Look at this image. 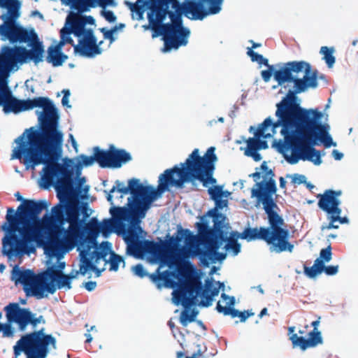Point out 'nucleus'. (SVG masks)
I'll list each match as a JSON object with an SVG mask.
<instances>
[{"instance_id":"obj_1","label":"nucleus","mask_w":358,"mask_h":358,"mask_svg":"<svg viewBox=\"0 0 358 358\" xmlns=\"http://www.w3.org/2000/svg\"><path fill=\"white\" fill-rule=\"evenodd\" d=\"M15 11L11 16L3 15L5 23L0 26V39L10 43H27L31 49L22 46L3 45L0 50V106L6 113H15L41 108L36 110L39 129L34 127L26 129L15 140L17 145L13 148L11 159L22 160L27 170L35 169L43 164L55 165L59 153L62 149L64 134L59 128V113L53 102L47 97H36L18 100L12 96L8 87V78L10 72L17 71L20 67L33 62L38 65L43 59L44 48L38 35L33 31H27L14 23L17 17Z\"/></svg>"},{"instance_id":"obj_2","label":"nucleus","mask_w":358,"mask_h":358,"mask_svg":"<svg viewBox=\"0 0 358 358\" xmlns=\"http://www.w3.org/2000/svg\"><path fill=\"white\" fill-rule=\"evenodd\" d=\"M71 173L64 165L45 166L42 169L41 179L45 187L53 186L57 192L59 202L51 208L50 215L45 213L39 220L24 223L15 220L14 225L19 235H22L34 254L36 246H42L54 233L60 231V243L73 249L76 246L86 230V222L92 210L87 203L79 206L67 198H63L72 189Z\"/></svg>"},{"instance_id":"obj_3","label":"nucleus","mask_w":358,"mask_h":358,"mask_svg":"<svg viewBox=\"0 0 358 358\" xmlns=\"http://www.w3.org/2000/svg\"><path fill=\"white\" fill-rule=\"evenodd\" d=\"M213 150L210 148L204 156L201 157L199 149L195 148L184 163L166 169L159 176L157 189L152 186H144L136 178L129 180L128 187H125L120 180H116L115 185L109 192L104 191L107 194V200L112 206H115L113 193L115 191L122 193L120 199L123 198L124 194L130 193L131 196L128 198L126 207L136 210L142 207L151 206L152 203L162 197V194L170 187L182 188L185 182L196 179L202 181L205 186L209 182H215L212 174L216 158Z\"/></svg>"},{"instance_id":"obj_4","label":"nucleus","mask_w":358,"mask_h":358,"mask_svg":"<svg viewBox=\"0 0 358 358\" xmlns=\"http://www.w3.org/2000/svg\"><path fill=\"white\" fill-rule=\"evenodd\" d=\"M55 271V266H48L45 271L35 273L31 269L15 266L10 278L16 285H22L27 296L39 300L48 298L57 289L69 290L72 288L71 278L64 273H56Z\"/></svg>"},{"instance_id":"obj_5","label":"nucleus","mask_w":358,"mask_h":358,"mask_svg":"<svg viewBox=\"0 0 358 358\" xmlns=\"http://www.w3.org/2000/svg\"><path fill=\"white\" fill-rule=\"evenodd\" d=\"M224 287L223 283L213 281V278H207L203 287L200 282L196 284L187 281L180 282L172 293V300L176 306L181 305L185 308L180 316L181 324L187 327L189 323L195 321L198 311L195 309L189 310V308L196 304L198 296L201 299L200 306L209 307L213 304V297L219 294L221 289L224 290Z\"/></svg>"},{"instance_id":"obj_6","label":"nucleus","mask_w":358,"mask_h":358,"mask_svg":"<svg viewBox=\"0 0 358 358\" xmlns=\"http://www.w3.org/2000/svg\"><path fill=\"white\" fill-rule=\"evenodd\" d=\"M275 106V116L278 120L275 122L270 117V129L273 132L270 134V138L275 134V129L280 127V134L284 139H274L272 148L281 154L288 163L289 157L296 156L299 150L303 133L302 115L278 105Z\"/></svg>"},{"instance_id":"obj_7","label":"nucleus","mask_w":358,"mask_h":358,"mask_svg":"<svg viewBox=\"0 0 358 358\" xmlns=\"http://www.w3.org/2000/svg\"><path fill=\"white\" fill-rule=\"evenodd\" d=\"M83 235L82 239L78 242V251H79L80 263L79 270H72L67 275L71 278V280L76 279L79 274L88 278L92 277V273H95V277L98 278L105 270L97 268V265L101 260H106V257L110 251V243L105 241L99 245L94 238H85Z\"/></svg>"},{"instance_id":"obj_8","label":"nucleus","mask_w":358,"mask_h":358,"mask_svg":"<svg viewBox=\"0 0 358 358\" xmlns=\"http://www.w3.org/2000/svg\"><path fill=\"white\" fill-rule=\"evenodd\" d=\"M165 12L167 13L166 19L169 17L170 22H162L159 33L156 35L162 36L164 42V47L162 51L168 52L173 49L177 50L181 46L187 45L190 36V30L183 26L182 19L169 7L166 8Z\"/></svg>"},{"instance_id":"obj_9","label":"nucleus","mask_w":358,"mask_h":358,"mask_svg":"<svg viewBox=\"0 0 358 358\" xmlns=\"http://www.w3.org/2000/svg\"><path fill=\"white\" fill-rule=\"evenodd\" d=\"M212 148L213 153L215 155L216 160L215 161L213 166H214V170L213 171L212 178L215 180V182H209L208 183L207 186L206 187H209L208 189V194H210L211 199L215 201V206L214 208L210 210L206 214L203 215V216L200 217V222L196 223V226H201V224L206 222V227H208V224L210 223V220L212 218L213 222V228H218L222 226L227 225L228 223H226L227 217L224 215L220 213V210H222L224 208H227L228 205V197L230 195V192L225 190H223V187L220 185H215L217 183V180L213 178V174L215 170V164L218 160L217 155L215 153V148L214 147H210L207 151L205 152L203 156L208 152V151ZM197 180H194L192 181L187 182H192ZM199 181V180H198ZM202 184L203 182L200 180ZM204 187L205 185H203Z\"/></svg>"},{"instance_id":"obj_10","label":"nucleus","mask_w":358,"mask_h":358,"mask_svg":"<svg viewBox=\"0 0 358 358\" xmlns=\"http://www.w3.org/2000/svg\"><path fill=\"white\" fill-rule=\"evenodd\" d=\"M95 20L92 16H83L74 19L73 34L78 39V43L74 45L76 55L83 57L92 58L100 55L102 50L97 45L96 38L92 29L87 24H94Z\"/></svg>"},{"instance_id":"obj_11","label":"nucleus","mask_w":358,"mask_h":358,"mask_svg":"<svg viewBox=\"0 0 358 358\" xmlns=\"http://www.w3.org/2000/svg\"><path fill=\"white\" fill-rule=\"evenodd\" d=\"M6 220L1 226V230L4 232L1 239L2 255L9 260H13L34 254L31 248L28 245L22 235L17 233L13 219L10 216H6Z\"/></svg>"},{"instance_id":"obj_12","label":"nucleus","mask_w":358,"mask_h":358,"mask_svg":"<svg viewBox=\"0 0 358 358\" xmlns=\"http://www.w3.org/2000/svg\"><path fill=\"white\" fill-rule=\"evenodd\" d=\"M318 87V81L311 76L308 75L307 71L303 78L298 80L295 85L289 87L285 95L282 97L280 101L276 105L285 108L290 111L297 113L300 115H307L315 111H318V108H306L301 106V99L298 94L306 92L308 89H315Z\"/></svg>"},{"instance_id":"obj_13","label":"nucleus","mask_w":358,"mask_h":358,"mask_svg":"<svg viewBox=\"0 0 358 358\" xmlns=\"http://www.w3.org/2000/svg\"><path fill=\"white\" fill-rule=\"evenodd\" d=\"M309 68L310 63L304 60L270 64V78L273 77L280 86L278 93H286L289 87H292L290 84L295 85L301 79L298 74L305 73Z\"/></svg>"},{"instance_id":"obj_14","label":"nucleus","mask_w":358,"mask_h":358,"mask_svg":"<svg viewBox=\"0 0 358 358\" xmlns=\"http://www.w3.org/2000/svg\"><path fill=\"white\" fill-rule=\"evenodd\" d=\"M324 113L322 111H315L302 115L303 131L319 145H323L326 148L336 146L329 133L330 125L322 122Z\"/></svg>"},{"instance_id":"obj_15","label":"nucleus","mask_w":358,"mask_h":358,"mask_svg":"<svg viewBox=\"0 0 358 358\" xmlns=\"http://www.w3.org/2000/svg\"><path fill=\"white\" fill-rule=\"evenodd\" d=\"M201 226H196L200 238L205 243V250L196 249V254L199 255L201 262L205 266L222 262L226 259L227 254L218 252L220 243H218L213 228L206 227V222Z\"/></svg>"},{"instance_id":"obj_16","label":"nucleus","mask_w":358,"mask_h":358,"mask_svg":"<svg viewBox=\"0 0 358 358\" xmlns=\"http://www.w3.org/2000/svg\"><path fill=\"white\" fill-rule=\"evenodd\" d=\"M145 254L148 255L152 262L159 263L160 267L168 266L171 268L176 264L178 261L188 256V251L185 248L178 249L170 254H167L162 241L157 243L145 241Z\"/></svg>"},{"instance_id":"obj_17","label":"nucleus","mask_w":358,"mask_h":358,"mask_svg":"<svg viewBox=\"0 0 358 358\" xmlns=\"http://www.w3.org/2000/svg\"><path fill=\"white\" fill-rule=\"evenodd\" d=\"M268 128V117L257 126L249 127L248 131L253 134V137L248 138L243 137V141L246 143V147L244 149L245 155L252 157L255 162H259L262 158L258 152L268 148V134H266Z\"/></svg>"},{"instance_id":"obj_18","label":"nucleus","mask_w":358,"mask_h":358,"mask_svg":"<svg viewBox=\"0 0 358 358\" xmlns=\"http://www.w3.org/2000/svg\"><path fill=\"white\" fill-rule=\"evenodd\" d=\"M255 182L251 189V196L255 198L257 206H263L265 213L268 216V166L264 161L260 167L256 168L255 172L250 174Z\"/></svg>"},{"instance_id":"obj_19","label":"nucleus","mask_w":358,"mask_h":358,"mask_svg":"<svg viewBox=\"0 0 358 358\" xmlns=\"http://www.w3.org/2000/svg\"><path fill=\"white\" fill-rule=\"evenodd\" d=\"M49 206L50 203L45 199L25 200L16 211L12 208H8L6 216H10L13 221L20 220L24 223H28L29 221L41 220L38 217L40 213Z\"/></svg>"},{"instance_id":"obj_20","label":"nucleus","mask_w":358,"mask_h":358,"mask_svg":"<svg viewBox=\"0 0 358 358\" xmlns=\"http://www.w3.org/2000/svg\"><path fill=\"white\" fill-rule=\"evenodd\" d=\"M315 146H319V143L313 141L303 131L297 154L294 157H290L288 163L294 165L302 160L310 162L315 166H320L322 163V157L326 155V152L324 150H317Z\"/></svg>"},{"instance_id":"obj_21","label":"nucleus","mask_w":358,"mask_h":358,"mask_svg":"<svg viewBox=\"0 0 358 358\" xmlns=\"http://www.w3.org/2000/svg\"><path fill=\"white\" fill-rule=\"evenodd\" d=\"M150 208V206H147L136 210L126 208L125 216L122 220L123 227L119 229L117 233V234L122 235L126 243L138 239L137 230L141 229L139 226L140 220L145 217Z\"/></svg>"},{"instance_id":"obj_22","label":"nucleus","mask_w":358,"mask_h":358,"mask_svg":"<svg viewBox=\"0 0 358 358\" xmlns=\"http://www.w3.org/2000/svg\"><path fill=\"white\" fill-rule=\"evenodd\" d=\"M169 7L182 19L185 15L192 20H203L209 16L203 3L198 0H184L182 3H180V0H173Z\"/></svg>"},{"instance_id":"obj_23","label":"nucleus","mask_w":358,"mask_h":358,"mask_svg":"<svg viewBox=\"0 0 358 358\" xmlns=\"http://www.w3.org/2000/svg\"><path fill=\"white\" fill-rule=\"evenodd\" d=\"M341 195L342 191L340 189H326L324 193L318 194L316 196L318 199V208L326 213L327 217L334 220L338 218L342 213L341 200L339 199Z\"/></svg>"},{"instance_id":"obj_24","label":"nucleus","mask_w":358,"mask_h":358,"mask_svg":"<svg viewBox=\"0 0 358 358\" xmlns=\"http://www.w3.org/2000/svg\"><path fill=\"white\" fill-rule=\"evenodd\" d=\"M126 208L111 206L110 213L112 216L111 219H105L101 222L98 223L96 219H92L91 223L96 222L97 230L101 232L105 237H107L112 232L118 233L119 229L123 227V217L125 216Z\"/></svg>"},{"instance_id":"obj_25","label":"nucleus","mask_w":358,"mask_h":358,"mask_svg":"<svg viewBox=\"0 0 358 358\" xmlns=\"http://www.w3.org/2000/svg\"><path fill=\"white\" fill-rule=\"evenodd\" d=\"M229 225L227 224L213 229L218 243H220V247L226 243L224 245L226 252L234 257L241 252V245L238 242V238L240 237L238 231H232L229 234Z\"/></svg>"},{"instance_id":"obj_26","label":"nucleus","mask_w":358,"mask_h":358,"mask_svg":"<svg viewBox=\"0 0 358 358\" xmlns=\"http://www.w3.org/2000/svg\"><path fill=\"white\" fill-rule=\"evenodd\" d=\"M99 158L103 162L102 168H120L131 160L129 152L122 149H116L113 145H110L108 150H102Z\"/></svg>"},{"instance_id":"obj_27","label":"nucleus","mask_w":358,"mask_h":358,"mask_svg":"<svg viewBox=\"0 0 358 358\" xmlns=\"http://www.w3.org/2000/svg\"><path fill=\"white\" fill-rule=\"evenodd\" d=\"M290 231L288 228L270 231V252L280 254L292 252L294 245L289 241Z\"/></svg>"},{"instance_id":"obj_28","label":"nucleus","mask_w":358,"mask_h":358,"mask_svg":"<svg viewBox=\"0 0 358 358\" xmlns=\"http://www.w3.org/2000/svg\"><path fill=\"white\" fill-rule=\"evenodd\" d=\"M222 300L217 302L216 310L224 315H231L232 318L239 317L241 322H245L249 317L254 315L252 310L241 312L233 306L235 304V297L229 296L225 293L221 294Z\"/></svg>"},{"instance_id":"obj_29","label":"nucleus","mask_w":358,"mask_h":358,"mask_svg":"<svg viewBox=\"0 0 358 358\" xmlns=\"http://www.w3.org/2000/svg\"><path fill=\"white\" fill-rule=\"evenodd\" d=\"M126 4L131 12V18L138 21L143 20L145 10H148V12H150L154 5L156 9L160 10L166 8L159 0H136L135 3L126 1Z\"/></svg>"},{"instance_id":"obj_30","label":"nucleus","mask_w":358,"mask_h":358,"mask_svg":"<svg viewBox=\"0 0 358 358\" xmlns=\"http://www.w3.org/2000/svg\"><path fill=\"white\" fill-rule=\"evenodd\" d=\"M165 10L166 9L163 10L156 9L154 6L150 12L147 13L148 24L143 25L142 27L144 30H152L153 31V38L159 36V35L156 34L159 33L162 23L166 20V13Z\"/></svg>"},{"instance_id":"obj_31","label":"nucleus","mask_w":358,"mask_h":358,"mask_svg":"<svg viewBox=\"0 0 358 358\" xmlns=\"http://www.w3.org/2000/svg\"><path fill=\"white\" fill-rule=\"evenodd\" d=\"M102 150L99 147L94 148V156H87L85 155H80L75 160L76 163L73 162V169H75L76 174L79 176L81 174V171L83 167H89L92 166L94 162H97L101 167L103 162L99 159V156H101Z\"/></svg>"},{"instance_id":"obj_32","label":"nucleus","mask_w":358,"mask_h":358,"mask_svg":"<svg viewBox=\"0 0 358 358\" xmlns=\"http://www.w3.org/2000/svg\"><path fill=\"white\" fill-rule=\"evenodd\" d=\"M44 249V253L48 257V260L47 261V265L52 264L53 260H56V262H59L64 257V251L62 247L71 250L65 246H64L60 241L59 242H49L48 241L45 243V245H42Z\"/></svg>"},{"instance_id":"obj_33","label":"nucleus","mask_w":358,"mask_h":358,"mask_svg":"<svg viewBox=\"0 0 358 358\" xmlns=\"http://www.w3.org/2000/svg\"><path fill=\"white\" fill-rule=\"evenodd\" d=\"M240 238L247 241L264 240L268 243V228H245L241 233L238 232Z\"/></svg>"},{"instance_id":"obj_34","label":"nucleus","mask_w":358,"mask_h":358,"mask_svg":"<svg viewBox=\"0 0 358 358\" xmlns=\"http://www.w3.org/2000/svg\"><path fill=\"white\" fill-rule=\"evenodd\" d=\"M61 1L79 13L88 12L91 8H95L97 6V0H61Z\"/></svg>"},{"instance_id":"obj_35","label":"nucleus","mask_w":358,"mask_h":358,"mask_svg":"<svg viewBox=\"0 0 358 358\" xmlns=\"http://www.w3.org/2000/svg\"><path fill=\"white\" fill-rule=\"evenodd\" d=\"M61 45L50 46L48 50L46 60L54 66H62L67 59V56L62 52Z\"/></svg>"},{"instance_id":"obj_36","label":"nucleus","mask_w":358,"mask_h":358,"mask_svg":"<svg viewBox=\"0 0 358 358\" xmlns=\"http://www.w3.org/2000/svg\"><path fill=\"white\" fill-rule=\"evenodd\" d=\"M0 7L2 8L7 9V10H8L7 13H4V14L1 15V19L3 20V23L1 25L5 23V20H4V18L3 19V15H6L7 17L11 16V11L14 12V13L16 11L17 12L16 13L17 14L18 16L16 17V18H15V20H13L14 23L19 25L22 29L27 30L29 32L33 31L34 33H36L34 29L31 28L30 29H27L23 27L19 22H17V19L20 16L21 2L19 0H7V1H6V6H0Z\"/></svg>"},{"instance_id":"obj_37","label":"nucleus","mask_w":358,"mask_h":358,"mask_svg":"<svg viewBox=\"0 0 358 358\" xmlns=\"http://www.w3.org/2000/svg\"><path fill=\"white\" fill-rule=\"evenodd\" d=\"M62 151L59 153V155H60ZM58 157H59V156H58ZM59 159V158H57ZM58 159H57L55 162L56 163L58 164V162H57ZM59 164L60 165H64V166H66L68 169L69 171H71V180H72V183H71V187H72V189H71L68 193H66V195H63V198H67L68 199L72 201H74L76 203H77L79 206H80V204L79 203H78L77 201H74V200H72L69 198V196L73 194H75V193H77L78 192H80L81 190V187L83 185V183L85 182V178H80L78 180V184L76 185V187L74 188L73 187V159H68L66 161L64 162V164H60L59 163ZM84 203H81V205H83Z\"/></svg>"},{"instance_id":"obj_38","label":"nucleus","mask_w":358,"mask_h":358,"mask_svg":"<svg viewBox=\"0 0 358 358\" xmlns=\"http://www.w3.org/2000/svg\"><path fill=\"white\" fill-rule=\"evenodd\" d=\"M248 43H251L252 46L246 48V54L250 58L251 61L252 62H257L259 65V67H262V65L268 66V59L264 58L262 55H259L254 51V49L261 47L262 44L259 43H256L252 40H249Z\"/></svg>"},{"instance_id":"obj_39","label":"nucleus","mask_w":358,"mask_h":358,"mask_svg":"<svg viewBox=\"0 0 358 358\" xmlns=\"http://www.w3.org/2000/svg\"><path fill=\"white\" fill-rule=\"evenodd\" d=\"M145 241L139 239L127 243V254L136 258H140L143 254H145Z\"/></svg>"},{"instance_id":"obj_40","label":"nucleus","mask_w":358,"mask_h":358,"mask_svg":"<svg viewBox=\"0 0 358 358\" xmlns=\"http://www.w3.org/2000/svg\"><path fill=\"white\" fill-rule=\"evenodd\" d=\"M105 263L104 265H106L108 263L110 264V271H117L119 268V266L120 264H123V267L125 266V262L123 258L115 254L112 251V245L110 244V253L106 257V260H103Z\"/></svg>"},{"instance_id":"obj_41","label":"nucleus","mask_w":358,"mask_h":358,"mask_svg":"<svg viewBox=\"0 0 358 358\" xmlns=\"http://www.w3.org/2000/svg\"><path fill=\"white\" fill-rule=\"evenodd\" d=\"M334 52V47L322 46L320 48V53L323 55L322 59L324 60L329 69L332 68L336 62Z\"/></svg>"},{"instance_id":"obj_42","label":"nucleus","mask_w":358,"mask_h":358,"mask_svg":"<svg viewBox=\"0 0 358 358\" xmlns=\"http://www.w3.org/2000/svg\"><path fill=\"white\" fill-rule=\"evenodd\" d=\"M160 266L157 269L156 272L149 275L151 280L157 285L158 288H161L163 283L167 282L171 272L168 270L160 272Z\"/></svg>"},{"instance_id":"obj_43","label":"nucleus","mask_w":358,"mask_h":358,"mask_svg":"<svg viewBox=\"0 0 358 358\" xmlns=\"http://www.w3.org/2000/svg\"><path fill=\"white\" fill-rule=\"evenodd\" d=\"M288 228L282 215L279 213L270 215V231H275Z\"/></svg>"},{"instance_id":"obj_44","label":"nucleus","mask_w":358,"mask_h":358,"mask_svg":"<svg viewBox=\"0 0 358 358\" xmlns=\"http://www.w3.org/2000/svg\"><path fill=\"white\" fill-rule=\"evenodd\" d=\"M303 273L310 279H315L318 275L322 273V265L315 260L312 266H307L306 264H303Z\"/></svg>"},{"instance_id":"obj_45","label":"nucleus","mask_w":358,"mask_h":358,"mask_svg":"<svg viewBox=\"0 0 358 358\" xmlns=\"http://www.w3.org/2000/svg\"><path fill=\"white\" fill-rule=\"evenodd\" d=\"M73 25L74 20L71 22L69 28L64 27L60 31L61 41L57 45H61V48L64 46L65 43H70L73 45V41L71 36V34H73Z\"/></svg>"},{"instance_id":"obj_46","label":"nucleus","mask_w":358,"mask_h":358,"mask_svg":"<svg viewBox=\"0 0 358 358\" xmlns=\"http://www.w3.org/2000/svg\"><path fill=\"white\" fill-rule=\"evenodd\" d=\"M332 247L331 243H329L328 245L322 248L320 251L319 257L315 259L316 262L323 266L326 263H329L332 259Z\"/></svg>"},{"instance_id":"obj_47","label":"nucleus","mask_w":358,"mask_h":358,"mask_svg":"<svg viewBox=\"0 0 358 358\" xmlns=\"http://www.w3.org/2000/svg\"><path fill=\"white\" fill-rule=\"evenodd\" d=\"M289 338L291 341L292 347L294 348H299L302 351H305L309 348L307 338L304 336H299L297 334H292Z\"/></svg>"},{"instance_id":"obj_48","label":"nucleus","mask_w":358,"mask_h":358,"mask_svg":"<svg viewBox=\"0 0 358 358\" xmlns=\"http://www.w3.org/2000/svg\"><path fill=\"white\" fill-rule=\"evenodd\" d=\"M308 344L310 348H315L323 343V338L320 331H310L308 333Z\"/></svg>"},{"instance_id":"obj_49","label":"nucleus","mask_w":358,"mask_h":358,"mask_svg":"<svg viewBox=\"0 0 358 358\" xmlns=\"http://www.w3.org/2000/svg\"><path fill=\"white\" fill-rule=\"evenodd\" d=\"M180 241V238L179 237H170L168 240L165 241H162L165 249L166 252L167 254H170L173 251H176L178 249H180L181 248H178L179 243Z\"/></svg>"},{"instance_id":"obj_50","label":"nucleus","mask_w":358,"mask_h":358,"mask_svg":"<svg viewBox=\"0 0 358 358\" xmlns=\"http://www.w3.org/2000/svg\"><path fill=\"white\" fill-rule=\"evenodd\" d=\"M286 178H291V183L295 187L303 184L306 180L305 175L299 173L287 174Z\"/></svg>"},{"instance_id":"obj_51","label":"nucleus","mask_w":358,"mask_h":358,"mask_svg":"<svg viewBox=\"0 0 358 358\" xmlns=\"http://www.w3.org/2000/svg\"><path fill=\"white\" fill-rule=\"evenodd\" d=\"M131 271L135 275L141 278L149 276L150 275L146 271L144 266L141 264H138L132 266Z\"/></svg>"},{"instance_id":"obj_52","label":"nucleus","mask_w":358,"mask_h":358,"mask_svg":"<svg viewBox=\"0 0 358 358\" xmlns=\"http://www.w3.org/2000/svg\"><path fill=\"white\" fill-rule=\"evenodd\" d=\"M339 269L338 265H328L324 264L322 266V273H324L328 276H333L338 273Z\"/></svg>"},{"instance_id":"obj_53","label":"nucleus","mask_w":358,"mask_h":358,"mask_svg":"<svg viewBox=\"0 0 358 358\" xmlns=\"http://www.w3.org/2000/svg\"><path fill=\"white\" fill-rule=\"evenodd\" d=\"M274 176V171L270 169V198H273V195L276 194V192L278 190L276 182L273 179Z\"/></svg>"},{"instance_id":"obj_54","label":"nucleus","mask_w":358,"mask_h":358,"mask_svg":"<svg viewBox=\"0 0 358 358\" xmlns=\"http://www.w3.org/2000/svg\"><path fill=\"white\" fill-rule=\"evenodd\" d=\"M100 31L103 34V38L109 40L110 43H113L117 39V37L115 36V34L111 29L103 27L100 29Z\"/></svg>"},{"instance_id":"obj_55","label":"nucleus","mask_w":358,"mask_h":358,"mask_svg":"<svg viewBox=\"0 0 358 358\" xmlns=\"http://www.w3.org/2000/svg\"><path fill=\"white\" fill-rule=\"evenodd\" d=\"M101 15L109 22H115L117 20L115 15L112 10H103Z\"/></svg>"},{"instance_id":"obj_56","label":"nucleus","mask_w":358,"mask_h":358,"mask_svg":"<svg viewBox=\"0 0 358 358\" xmlns=\"http://www.w3.org/2000/svg\"><path fill=\"white\" fill-rule=\"evenodd\" d=\"M327 219L329 221V222L327 224H323L322 225V227H321L322 231H323L324 229H337L339 228L338 225L335 224V222H337L336 220H334L333 218L329 217H327Z\"/></svg>"},{"instance_id":"obj_57","label":"nucleus","mask_w":358,"mask_h":358,"mask_svg":"<svg viewBox=\"0 0 358 358\" xmlns=\"http://www.w3.org/2000/svg\"><path fill=\"white\" fill-rule=\"evenodd\" d=\"M62 93L64 94L62 99V103L64 106H66L67 108H71V106L69 105V96H70V91L69 90H63Z\"/></svg>"},{"instance_id":"obj_58","label":"nucleus","mask_w":358,"mask_h":358,"mask_svg":"<svg viewBox=\"0 0 358 358\" xmlns=\"http://www.w3.org/2000/svg\"><path fill=\"white\" fill-rule=\"evenodd\" d=\"M271 210V213L277 214L280 213V209L277 205L276 201L275 198H270V210Z\"/></svg>"},{"instance_id":"obj_59","label":"nucleus","mask_w":358,"mask_h":358,"mask_svg":"<svg viewBox=\"0 0 358 358\" xmlns=\"http://www.w3.org/2000/svg\"><path fill=\"white\" fill-rule=\"evenodd\" d=\"M57 262V264H54L52 263V264L48 265V266H55L56 273H58V274L63 273L62 271L64 269L65 266H66L65 262H61L60 260L59 262Z\"/></svg>"},{"instance_id":"obj_60","label":"nucleus","mask_w":358,"mask_h":358,"mask_svg":"<svg viewBox=\"0 0 358 358\" xmlns=\"http://www.w3.org/2000/svg\"><path fill=\"white\" fill-rule=\"evenodd\" d=\"M83 287H84L87 291L92 292L95 289L96 287V282L94 281H89L83 283Z\"/></svg>"},{"instance_id":"obj_61","label":"nucleus","mask_w":358,"mask_h":358,"mask_svg":"<svg viewBox=\"0 0 358 358\" xmlns=\"http://www.w3.org/2000/svg\"><path fill=\"white\" fill-rule=\"evenodd\" d=\"M331 155L334 157V159L336 161H341L344 157L343 152L336 149L332 150Z\"/></svg>"},{"instance_id":"obj_62","label":"nucleus","mask_w":358,"mask_h":358,"mask_svg":"<svg viewBox=\"0 0 358 358\" xmlns=\"http://www.w3.org/2000/svg\"><path fill=\"white\" fill-rule=\"evenodd\" d=\"M69 141L71 142L76 152H78V144L72 134H69Z\"/></svg>"},{"instance_id":"obj_63","label":"nucleus","mask_w":358,"mask_h":358,"mask_svg":"<svg viewBox=\"0 0 358 358\" xmlns=\"http://www.w3.org/2000/svg\"><path fill=\"white\" fill-rule=\"evenodd\" d=\"M308 75L313 76L318 81V78H319L320 73H319V71L317 69H313L312 66L310 64Z\"/></svg>"},{"instance_id":"obj_64","label":"nucleus","mask_w":358,"mask_h":358,"mask_svg":"<svg viewBox=\"0 0 358 358\" xmlns=\"http://www.w3.org/2000/svg\"><path fill=\"white\" fill-rule=\"evenodd\" d=\"M335 220L341 224H348L350 223V220L347 216H339L338 218H335Z\"/></svg>"}]
</instances>
